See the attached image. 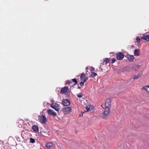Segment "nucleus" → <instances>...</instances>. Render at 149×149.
<instances>
[{
  "mask_svg": "<svg viewBox=\"0 0 149 149\" xmlns=\"http://www.w3.org/2000/svg\"><path fill=\"white\" fill-rule=\"evenodd\" d=\"M109 109L108 108H105V110L102 114L101 117L104 119H106L109 113Z\"/></svg>",
  "mask_w": 149,
  "mask_h": 149,
  "instance_id": "1",
  "label": "nucleus"
},
{
  "mask_svg": "<svg viewBox=\"0 0 149 149\" xmlns=\"http://www.w3.org/2000/svg\"><path fill=\"white\" fill-rule=\"evenodd\" d=\"M38 120L42 124L45 123L47 121V119L45 115H41L38 116Z\"/></svg>",
  "mask_w": 149,
  "mask_h": 149,
  "instance_id": "2",
  "label": "nucleus"
},
{
  "mask_svg": "<svg viewBox=\"0 0 149 149\" xmlns=\"http://www.w3.org/2000/svg\"><path fill=\"white\" fill-rule=\"evenodd\" d=\"M62 110L63 113L65 114H68L72 111V109L70 107H65L63 108Z\"/></svg>",
  "mask_w": 149,
  "mask_h": 149,
  "instance_id": "3",
  "label": "nucleus"
},
{
  "mask_svg": "<svg viewBox=\"0 0 149 149\" xmlns=\"http://www.w3.org/2000/svg\"><path fill=\"white\" fill-rule=\"evenodd\" d=\"M51 107L57 111L59 110L60 108L58 105L56 103H52L51 105Z\"/></svg>",
  "mask_w": 149,
  "mask_h": 149,
  "instance_id": "4",
  "label": "nucleus"
},
{
  "mask_svg": "<svg viewBox=\"0 0 149 149\" xmlns=\"http://www.w3.org/2000/svg\"><path fill=\"white\" fill-rule=\"evenodd\" d=\"M124 55L121 52H118L116 54L117 59L118 60H121L124 58Z\"/></svg>",
  "mask_w": 149,
  "mask_h": 149,
  "instance_id": "5",
  "label": "nucleus"
},
{
  "mask_svg": "<svg viewBox=\"0 0 149 149\" xmlns=\"http://www.w3.org/2000/svg\"><path fill=\"white\" fill-rule=\"evenodd\" d=\"M125 57L127 58V60L130 62H132L134 58V57L133 55H131L129 54L126 55L125 56Z\"/></svg>",
  "mask_w": 149,
  "mask_h": 149,
  "instance_id": "6",
  "label": "nucleus"
},
{
  "mask_svg": "<svg viewBox=\"0 0 149 149\" xmlns=\"http://www.w3.org/2000/svg\"><path fill=\"white\" fill-rule=\"evenodd\" d=\"M62 104L64 106H69L70 104V103L67 99H63V100Z\"/></svg>",
  "mask_w": 149,
  "mask_h": 149,
  "instance_id": "7",
  "label": "nucleus"
},
{
  "mask_svg": "<svg viewBox=\"0 0 149 149\" xmlns=\"http://www.w3.org/2000/svg\"><path fill=\"white\" fill-rule=\"evenodd\" d=\"M48 113L51 115H52L53 116H56V113L54 112L53 110L51 109H48L47 111Z\"/></svg>",
  "mask_w": 149,
  "mask_h": 149,
  "instance_id": "8",
  "label": "nucleus"
},
{
  "mask_svg": "<svg viewBox=\"0 0 149 149\" xmlns=\"http://www.w3.org/2000/svg\"><path fill=\"white\" fill-rule=\"evenodd\" d=\"M111 104V100L110 99H109L107 100L105 103V108H109Z\"/></svg>",
  "mask_w": 149,
  "mask_h": 149,
  "instance_id": "9",
  "label": "nucleus"
},
{
  "mask_svg": "<svg viewBox=\"0 0 149 149\" xmlns=\"http://www.w3.org/2000/svg\"><path fill=\"white\" fill-rule=\"evenodd\" d=\"M68 90V88L67 86H65L61 90V92L62 93H65L67 92Z\"/></svg>",
  "mask_w": 149,
  "mask_h": 149,
  "instance_id": "10",
  "label": "nucleus"
},
{
  "mask_svg": "<svg viewBox=\"0 0 149 149\" xmlns=\"http://www.w3.org/2000/svg\"><path fill=\"white\" fill-rule=\"evenodd\" d=\"M141 90H145L146 92L149 94V85H146L143 86L141 88Z\"/></svg>",
  "mask_w": 149,
  "mask_h": 149,
  "instance_id": "11",
  "label": "nucleus"
},
{
  "mask_svg": "<svg viewBox=\"0 0 149 149\" xmlns=\"http://www.w3.org/2000/svg\"><path fill=\"white\" fill-rule=\"evenodd\" d=\"M43 135L46 137H48L50 134L49 132V131H44L42 132Z\"/></svg>",
  "mask_w": 149,
  "mask_h": 149,
  "instance_id": "12",
  "label": "nucleus"
},
{
  "mask_svg": "<svg viewBox=\"0 0 149 149\" xmlns=\"http://www.w3.org/2000/svg\"><path fill=\"white\" fill-rule=\"evenodd\" d=\"M142 39H143L144 40H146L147 41H149V35H143V36H142Z\"/></svg>",
  "mask_w": 149,
  "mask_h": 149,
  "instance_id": "13",
  "label": "nucleus"
},
{
  "mask_svg": "<svg viewBox=\"0 0 149 149\" xmlns=\"http://www.w3.org/2000/svg\"><path fill=\"white\" fill-rule=\"evenodd\" d=\"M72 81H73L72 83V84H71V85H70V86H73L74 85H75L77 84L78 83V81L77 79L75 78L72 79Z\"/></svg>",
  "mask_w": 149,
  "mask_h": 149,
  "instance_id": "14",
  "label": "nucleus"
},
{
  "mask_svg": "<svg viewBox=\"0 0 149 149\" xmlns=\"http://www.w3.org/2000/svg\"><path fill=\"white\" fill-rule=\"evenodd\" d=\"M140 50L139 49H135L134 52V55L135 56L140 55Z\"/></svg>",
  "mask_w": 149,
  "mask_h": 149,
  "instance_id": "15",
  "label": "nucleus"
},
{
  "mask_svg": "<svg viewBox=\"0 0 149 149\" xmlns=\"http://www.w3.org/2000/svg\"><path fill=\"white\" fill-rule=\"evenodd\" d=\"M32 129L34 131L36 132L38 131L39 129L38 126L37 125H34L32 126Z\"/></svg>",
  "mask_w": 149,
  "mask_h": 149,
  "instance_id": "16",
  "label": "nucleus"
},
{
  "mask_svg": "<svg viewBox=\"0 0 149 149\" xmlns=\"http://www.w3.org/2000/svg\"><path fill=\"white\" fill-rule=\"evenodd\" d=\"M53 143L51 142H49L46 144L45 146L48 148L49 149L53 147Z\"/></svg>",
  "mask_w": 149,
  "mask_h": 149,
  "instance_id": "17",
  "label": "nucleus"
},
{
  "mask_svg": "<svg viewBox=\"0 0 149 149\" xmlns=\"http://www.w3.org/2000/svg\"><path fill=\"white\" fill-rule=\"evenodd\" d=\"M86 75L84 73L81 74L80 76V79L81 81H84V80L86 78Z\"/></svg>",
  "mask_w": 149,
  "mask_h": 149,
  "instance_id": "18",
  "label": "nucleus"
},
{
  "mask_svg": "<svg viewBox=\"0 0 149 149\" xmlns=\"http://www.w3.org/2000/svg\"><path fill=\"white\" fill-rule=\"evenodd\" d=\"M141 76V75L139 74L137 75H134L133 77V79L135 80L138 79Z\"/></svg>",
  "mask_w": 149,
  "mask_h": 149,
  "instance_id": "19",
  "label": "nucleus"
},
{
  "mask_svg": "<svg viewBox=\"0 0 149 149\" xmlns=\"http://www.w3.org/2000/svg\"><path fill=\"white\" fill-rule=\"evenodd\" d=\"M142 36L141 37L138 36L136 38V42L138 44H139L140 43V41L142 39Z\"/></svg>",
  "mask_w": 149,
  "mask_h": 149,
  "instance_id": "20",
  "label": "nucleus"
},
{
  "mask_svg": "<svg viewBox=\"0 0 149 149\" xmlns=\"http://www.w3.org/2000/svg\"><path fill=\"white\" fill-rule=\"evenodd\" d=\"M109 62V60L108 58H105L103 60V63L105 62V64H107Z\"/></svg>",
  "mask_w": 149,
  "mask_h": 149,
  "instance_id": "21",
  "label": "nucleus"
},
{
  "mask_svg": "<svg viewBox=\"0 0 149 149\" xmlns=\"http://www.w3.org/2000/svg\"><path fill=\"white\" fill-rule=\"evenodd\" d=\"M97 75V74L96 73L94 72H91V73L90 75V77H91L93 78L95 76H96Z\"/></svg>",
  "mask_w": 149,
  "mask_h": 149,
  "instance_id": "22",
  "label": "nucleus"
},
{
  "mask_svg": "<svg viewBox=\"0 0 149 149\" xmlns=\"http://www.w3.org/2000/svg\"><path fill=\"white\" fill-rule=\"evenodd\" d=\"M88 77L86 78L83 81H82L80 82V85L81 86H82L84 84V82H85L86 80L88 79Z\"/></svg>",
  "mask_w": 149,
  "mask_h": 149,
  "instance_id": "23",
  "label": "nucleus"
},
{
  "mask_svg": "<svg viewBox=\"0 0 149 149\" xmlns=\"http://www.w3.org/2000/svg\"><path fill=\"white\" fill-rule=\"evenodd\" d=\"M65 84L66 85H69L70 86L71 84H72V81H70V80H68L67 81H66L65 82Z\"/></svg>",
  "mask_w": 149,
  "mask_h": 149,
  "instance_id": "24",
  "label": "nucleus"
},
{
  "mask_svg": "<svg viewBox=\"0 0 149 149\" xmlns=\"http://www.w3.org/2000/svg\"><path fill=\"white\" fill-rule=\"evenodd\" d=\"M30 143H34L35 142V139H34L31 138L30 139Z\"/></svg>",
  "mask_w": 149,
  "mask_h": 149,
  "instance_id": "25",
  "label": "nucleus"
},
{
  "mask_svg": "<svg viewBox=\"0 0 149 149\" xmlns=\"http://www.w3.org/2000/svg\"><path fill=\"white\" fill-rule=\"evenodd\" d=\"M77 96L79 98H81L83 97V94L81 93H79L77 95Z\"/></svg>",
  "mask_w": 149,
  "mask_h": 149,
  "instance_id": "26",
  "label": "nucleus"
},
{
  "mask_svg": "<svg viewBox=\"0 0 149 149\" xmlns=\"http://www.w3.org/2000/svg\"><path fill=\"white\" fill-rule=\"evenodd\" d=\"M116 60L115 59V58H112L111 59V63H113L116 61Z\"/></svg>",
  "mask_w": 149,
  "mask_h": 149,
  "instance_id": "27",
  "label": "nucleus"
},
{
  "mask_svg": "<svg viewBox=\"0 0 149 149\" xmlns=\"http://www.w3.org/2000/svg\"><path fill=\"white\" fill-rule=\"evenodd\" d=\"M86 112H88L90 110L89 108H88L87 106H86Z\"/></svg>",
  "mask_w": 149,
  "mask_h": 149,
  "instance_id": "28",
  "label": "nucleus"
},
{
  "mask_svg": "<svg viewBox=\"0 0 149 149\" xmlns=\"http://www.w3.org/2000/svg\"><path fill=\"white\" fill-rule=\"evenodd\" d=\"M91 71H95V69L94 68H92L91 70Z\"/></svg>",
  "mask_w": 149,
  "mask_h": 149,
  "instance_id": "29",
  "label": "nucleus"
},
{
  "mask_svg": "<svg viewBox=\"0 0 149 149\" xmlns=\"http://www.w3.org/2000/svg\"><path fill=\"white\" fill-rule=\"evenodd\" d=\"M51 102H54V100H51Z\"/></svg>",
  "mask_w": 149,
  "mask_h": 149,
  "instance_id": "30",
  "label": "nucleus"
},
{
  "mask_svg": "<svg viewBox=\"0 0 149 149\" xmlns=\"http://www.w3.org/2000/svg\"><path fill=\"white\" fill-rule=\"evenodd\" d=\"M78 88H80V87H79V86H78Z\"/></svg>",
  "mask_w": 149,
  "mask_h": 149,
  "instance_id": "31",
  "label": "nucleus"
},
{
  "mask_svg": "<svg viewBox=\"0 0 149 149\" xmlns=\"http://www.w3.org/2000/svg\"><path fill=\"white\" fill-rule=\"evenodd\" d=\"M88 69V67H87L86 68V69L87 70Z\"/></svg>",
  "mask_w": 149,
  "mask_h": 149,
  "instance_id": "32",
  "label": "nucleus"
}]
</instances>
